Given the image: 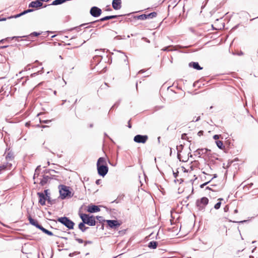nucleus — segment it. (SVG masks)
Returning <instances> with one entry per match:
<instances>
[{"label": "nucleus", "mask_w": 258, "mask_h": 258, "mask_svg": "<svg viewBox=\"0 0 258 258\" xmlns=\"http://www.w3.org/2000/svg\"><path fill=\"white\" fill-rule=\"evenodd\" d=\"M95 52H96V54H99V55H101V53L102 52H104V51L102 50V49H96L95 50Z\"/></svg>", "instance_id": "nucleus-34"}, {"label": "nucleus", "mask_w": 258, "mask_h": 258, "mask_svg": "<svg viewBox=\"0 0 258 258\" xmlns=\"http://www.w3.org/2000/svg\"><path fill=\"white\" fill-rule=\"evenodd\" d=\"M46 201H47V203L50 205H52L54 203V201L51 200L50 198V195L46 197Z\"/></svg>", "instance_id": "nucleus-29"}, {"label": "nucleus", "mask_w": 258, "mask_h": 258, "mask_svg": "<svg viewBox=\"0 0 258 258\" xmlns=\"http://www.w3.org/2000/svg\"><path fill=\"white\" fill-rule=\"evenodd\" d=\"M237 212H238V211H237V209H236V210H234V213H237Z\"/></svg>", "instance_id": "nucleus-60"}, {"label": "nucleus", "mask_w": 258, "mask_h": 258, "mask_svg": "<svg viewBox=\"0 0 258 258\" xmlns=\"http://www.w3.org/2000/svg\"><path fill=\"white\" fill-rule=\"evenodd\" d=\"M106 164L105 159L103 157H100L97 162V168L98 173L99 175L104 177L107 173L108 168Z\"/></svg>", "instance_id": "nucleus-1"}, {"label": "nucleus", "mask_w": 258, "mask_h": 258, "mask_svg": "<svg viewBox=\"0 0 258 258\" xmlns=\"http://www.w3.org/2000/svg\"><path fill=\"white\" fill-rule=\"evenodd\" d=\"M90 13L94 17H98L102 13V10L101 9L97 7H93L91 8Z\"/></svg>", "instance_id": "nucleus-8"}, {"label": "nucleus", "mask_w": 258, "mask_h": 258, "mask_svg": "<svg viewBox=\"0 0 258 258\" xmlns=\"http://www.w3.org/2000/svg\"><path fill=\"white\" fill-rule=\"evenodd\" d=\"M147 16V19H151L154 17H156L157 16V13L153 12H152L148 15H146Z\"/></svg>", "instance_id": "nucleus-27"}, {"label": "nucleus", "mask_w": 258, "mask_h": 258, "mask_svg": "<svg viewBox=\"0 0 258 258\" xmlns=\"http://www.w3.org/2000/svg\"><path fill=\"white\" fill-rule=\"evenodd\" d=\"M80 253V252H78V251H75L74 252H72V253H70L69 254V256L72 257V256H73L75 255H77V254H78Z\"/></svg>", "instance_id": "nucleus-36"}, {"label": "nucleus", "mask_w": 258, "mask_h": 258, "mask_svg": "<svg viewBox=\"0 0 258 258\" xmlns=\"http://www.w3.org/2000/svg\"><path fill=\"white\" fill-rule=\"evenodd\" d=\"M30 66V64H28L26 67V70H29L30 68H29V67Z\"/></svg>", "instance_id": "nucleus-56"}, {"label": "nucleus", "mask_w": 258, "mask_h": 258, "mask_svg": "<svg viewBox=\"0 0 258 258\" xmlns=\"http://www.w3.org/2000/svg\"><path fill=\"white\" fill-rule=\"evenodd\" d=\"M216 145L217 147L220 149H223L224 148L223 142L221 141H216Z\"/></svg>", "instance_id": "nucleus-28"}, {"label": "nucleus", "mask_w": 258, "mask_h": 258, "mask_svg": "<svg viewBox=\"0 0 258 258\" xmlns=\"http://www.w3.org/2000/svg\"><path fill=\"white\" fill-rule=\"evenodd\" d=\"M39 229L41 230L43 232H44V233H45L49 236H52L53 235L52 232L46 229L45 228L43 227L42 226H41V227L39 228Z\"/></svg>", "instance_id": "nucleus-22"}, {"label": "nucleus", "mask_w": 258, "mask_h": 258, "mask_svg": "<svg viewBox=\"0 0 258 258\" xmlns=\"http://www.w3.org/2000/svg\"><path fill=\"white\" fill-rule=\"evenodd\" d=\"M123 54H124V56H123V57H124V59H123L124 61L125 62L126 65H128V62L127 56L125 54H124V53H123Z\"/></svg>", "instance_id": "nucleus-35"}, {"label": "nucleus", "mask_w": 258, "mask_h": 258, "mask_svg": "<svg viewBox=\"0 0 258 258\" xmlns=\"http://www.w3.org/2000/svg\"><path fill=\"white\" fill-rule=\"evenodd\" d=\"M148 139L147 135H137L134 137V141L137 143L145 144Z\"/></svg>", "instance_id": "nucleus-5"}, {"label": "nucleus", "mask_w": 258, "mask_h": 258, "mask_svg": "<svg viewBox=\"0 0 258 258\" xmlns=\"http://www.w3.org/2000/svg\"><path fill=\"white\" fill-rule=\"evenodd\" d=\"M60 197L61 199H64L67 198H71L72 193L69 190V187L64 185H60L59 187Z\"/></svg>", "instance_id": "nucleus-3"}, {"label": "nucleus", "mask_w": 258, "mask_h": 258, "mask_svg": "<svg viewBox=\"0 0 258 258\" xmlns=\"http://www.w3.org/2000/svg\"><path fill=\"white\" fill-rule=\"evenodd\" d=\"M189 66L190 67H192L195 69L197 70H201L202 69V68L200 67L199 63L197 62H191L189 63Z\"/></svg>", "instance_id": "nucleus-17"}, {"label": "nucleus", "mask_w": 258, "mask_h": 258, "mask_svg": "<svg viewBox=\"0 0 258 258\" xmlns=\"http://www.w3.org/2000/svg\"><path fill=\"white\" fill-rule=\"evenodd\" d=\"M206 149H199L196 151V153L197 155H199V156L202 155L203 154H205L207 152Z\"/></svg>", "instance_id": "nucleus-23"}, {"label": "nucleus", "mask_w": 258, "mask_h": 258, "mask_svg": "<svg viewBox=\"0 0 258 258\" xmlns=\"http://www.w3.org/2000/svg\"><path fill=\"white\" fill-rule=\"evenodd\" d=\"M178 172L177 171V172H173V175H174V177L175 178H176L177 176H178Z\"/></svg>", "instance_id": "nucleus-48"}, {"label": "nucleus", "mask_w": 258, "mask_h": 258, "mask_svg": "<svg viewBox=\"0 0 258 258\" xmlns=\"http://www.w3.org/2000/svg\"><path fill=\"white\" fill-rule=\"evenodd\" d=\"M66 2L65 0H54L52 2L51 5H58L62 4V3Z\"/></svg>", "instance_id": "nucleus-25"}, {"label": "nucleus", "mask_w": 258, "mask_h": 258, "mask_svg": "<svg viewBox=\"0 0 258 258\" xmlns=\"http://www.w3.org/2000/svg\"><path fill=\"white\" fill-rule=\"evenodd\" d=\"M206 189H209V190H212V191H215V190L213 189L212 188H211V187H209V186L207 187H206Z\"/></svg>", "instance_id": "nucleus-51"}, {"label": "nucleus", "mask_w": 258, "mask_h": 258, "mask_svg": "<svg viewBox=\"0 0 258 258\" xmlns=\"http://www.w3.org/2000/svg\"><path fill=\"white\" fill-rule=\"evenodd\" d=\"M228 210V207L227 206H226L224 208L225 212H226Z\"/></svg>", "instance_id": "nucleus-52"}, {"label": "nucleus", "mask_w": 258, "mask_h": 258, "mask_svg": "<svg viewBox=\"0 0 258 258\" xmlns=\"http://www.w3.org/2000/svg\"><path fill=\"white\" fill-rule=\"evenodd\" d=\"M203 131H199L198 133V135L199 136H201L203 135Z\"/></svg>", "instance_id": "nucleus-46"}, {"label": "nucleus", "mask_w": 258, "mask_h": 258, "mask_svg": "<svg viewBox=\"0 0 258 258\" xmlns=\"http://www.w3.org/2000/svg\"><path fill=\"white\" fill-rule=\"evenodd\" d=\"M41 2H48L49 0H40Z\"/></svg>", "instance_id": "nucleus-58"}, {"label": "nucleus", "mask_w": 258, "mask_h": 258, "mask_svg": "<svg viewBox=\"0 0 258 258\" xmlns=\"http://www.w3.org/2000/svg\"><path fill=\"white\" fill-rule=\"evenodd\" d=\"M102 58V55L99 54H95V55L93 57V60L94 61H96L97 64L101 61Z\"/></svg>", "instance_id": "nucleus-20"}, {"label": "nucleus", "mask_w": 258, "mask_h": 258, "mask_svg": "<svg viewBox=\"0 0 258 258\" xmlns=\"http://www.w3.org/2000/svg\"><path fill=\"white\" fill-rule=\"evenodd\" d=\"M182 147L183 146L181 145L179 147L178 146L177 147V150L178 153L180 151V150H179V148H182Z\"/></svg>", "instance_id": "nucleus-49"}, {"label": "nucleus", "mask_w": 258, "mask_h": 258, "mask_svg": "<svg viewBox=\"0 0 258 258\" xmlns=\"http://www.w3.org/2000/svg\"><path fill=\"white\" fill-rule=\"evenodd\" d=\"M209 200L207 198L203 197L197 201L196 204L200 210L205 208V207L208 204Z\"/></svg>", "instance_id": "nucleus-6"}, {"label": "nucleus", "mask_w": 258, "mask_h": 258, "mask_svg": "<svg viewBox=\"0 0 258 258\" xmlns=\"http://www.w3.org/2000/svg\"><path fill=\"white\" fill-rule=\"evenodd\" d=\"M6 19H7L5 18H3V19H0V21H5V20H6Z\"/></svg>", "instance_id": "nucleus-57"}, {"label": "nucleus", "mask_w": 258, "mask_h": 258, "mask_svg": "<svg viewBox=\"0 0 258 258\" xmlns=\"http://www.w3.org/2000/svg\"><path fill=\"white\" fill-rule=\"evenodd\" d=\"M185 136H186V134H182V137H181L182 139H184V138H185Z\"/></svg>", "instance_id": "nucleus-53"}, {"label": "nucleus", "mask_w": 258, "mask_h": 258, "mask_svg": "<svg viewBox=\"0 0 258 258\" xmlns=\"http://www.w3.org/2000/svg\"><path fill=\"white\" fill-rule=\"evenodd\" d=\"M119 104V101L116 102L111 108L110 110L112 109L114 106H117Z\"/></svg>", "instance_id": "nucleus-41"}, {"label": "nucleus", "mask_w": 258, "mask_h": 258, "mask_svg": "<svg viewBox=\"0 0 258 258\" xmlns=\"http://www.w3.org/2000/svg\"><path fill=\"white\" fill-rule=\"evenodd\" d=\"M220 135H215L213 136V139L215 140H218L219 139Z\"/></svg>", "instance_id": "nucleus-40"}, {"label": "nucleus", "mask_w": 258, "mask_h": 258, "mask_svg": "<svg viewBox=\"0 0 258 258\" xmlns=\"http://www.w3.org/2000/svg\"><path fill=\"white\" fill-rule=\"evenodd\" d=\"M100 208L96 205H90L88 207V212L93 213L100 211Z\"/></svg>", "instance_id": "nucleus-14"}, {"label": "nucleus", "mask_w": 258, "mask_h": 258, "mask_svg": "<svg viewBox=\"0 0 258 258\" xmlns=\"http://www.w3.org/2000/svg\"><path fill=\"white\" fill-rule=\"evenodd\" d=\"M210 182V180H209V181L207 182H205L202 184H201L200 185V187L201 188H203L205 185H206L208 183H209V182Z\"/></svg>", "instance_id": "nucleus-39"}, {"label": "nucleus", "mask_w": 258, "mask_h": 258, "mask_svg": "<svg viewBox=\"0 0 258 258\" xmlns=\"http://www.w3.org/2000/svg\"><path fill=\"white\" fill-rule=\"evenodd\" d=\"M119 16H119V15H112V16H105V17H104L103 18H101L99 20H98L97 21L92 22L91 23V24H93V23H95L96 22H99V21H106V20H108L116 18H117V17H118Z\"/></svg>", "instance_id": "nucleus-13"}, {"label": "nucleus", "mask_w": 258, "mask_h": 258, "mask_svg": "<svg viewBox=\"0 0 258 258\" xmlns=\"http://www.w3.org/2000/svg\"><path fill=\"white\" fill-rule=\"evenodd\" d=\"M148 246L149 248L155 249L157 246V242L156 241H152L149 243Z\"/></svg>", "instance_id": "nucleus-24"}, {"label": "nucleus", "mask_w": 258, "mask_h": 258, "mask_svg": "<svg viewBox=\"0 0 258 258\" xmlns=\"http://www.w3.org/2000/svg\"><path fill=\"white\" fill-rule=\"evenodd\" d=\"M39 172H36L35 171V173H34V176H33V178H34V179H35V178L36 177H38V175H39Z\"/></svg>", "instance_id": "nucleus-45"}, {"label": "nucleus", "mask_w": 258, "mask_h": 258, "mask_svg": "<svg viewBox=\"0 0 258 258\" xmlns=\"http://www.w3.org/2000/svg\"><path fill=\"white\" fill-rule=\"evenodd\" d=\"M101 179H97V180H96V181L95 182L96 184L97 185L100 184L101 183Z\"/></svg>", "instance_id": "nucleus-44"}, {"label": "nucleus", "mask_w": 258, "mask_h": 258, "mask_svg": "<svg viewBox=\"0 0 258 258\" xmlns=\"http://www.w3.org/2000/svg\"><path fill=\"white\" fill-rule=\"evenodd\" d=\"M8 47V46H1L0 47V48L3 49V48H7Z\"/></svg>", "instance_id": "nucleus-55"}, {"label": "nucleus", "mask_w": 258, "mask_h": 258, "mask_svg": "<svg viewBox=\"0 0 258 258\" xmlns=\"http://www.w3.org/2000/svg\"><path fill=\"white\" fill-rule=\"evenodd\" d=\"M43 4L40 1H32L31 2L29 5V8H39L42 6Z\"/></svg>", "instance_id": "nucleus-12"}, {"label": "nucleus", "mask_w": 258, "mask_h": 258, "mask_svg": "<svg viewBox=\"0 0 258 258\" xmlns=\"http://www.w3.org/2000/svg\"><path fill=\"white\" fill-rule=\"evenodd\" d=\"M80 218L82 219V221L85 223L89 226H95L96 224L95 218L93 216H90L88 214H79Z\"/></svg>", "instance_id": "nucleus-2"}, {"label": "nucleus", "mask_w": 258, "mask_h": 258, "mask_svg": "<svg viewBox=\"0 0 258 258\" xmlns=\"http://www.w3.org/2000/svg\"><path fill=\"white\" fill-rule=\"evenodd\" d=\"M112 8L115 10H118L121 8V0H113L112 3Z\"/></svg>", "instance_id": "nucleus-11"}, {"label": "nucleus", "mask_w": 258, "mask_h": 258, "mask_svg": "<svg viewBox=\"0 0 258 258\" xmlns=\"http://www.w3.org/2000/svg\"><path fill=\"white\" fill-rule=\"evenodd\" d=\"M143 72H144L143 70H141V71H140L139 72V73H143Z\"/></svg>", "instance_id": "nucleus-59"}, {"label": "nucleus", "mask_w": 258, "mask_h": 258, "mask_svg": "<svg viewBox=\"0 0 258 258\" xmlns=\"http://www.w3.org/2000/svg\"><path fill=\"white\" fill-rule=\"evenodd\" d=\"M105 221L107 223V225L109 228L114 229L118 228L121 225V223H119L117 220H106Z\"/></svg>", "instance_id": "nucleus-7"}, {"label": "nucleus", "mask_w": 258, "mask_h": 258, "mask_svg": "<svg viewBox=\"0 0 258 258\" xmlns=\"http://www.w3.org/2000/svg\"><path fill=\"white\" fill-rule=\"evenodd\" d=\"M33 11V10L32 9H28L27 10H25V11H24L23 12L19 14H17V15H14V16H11V17H9L8 18V19H12V18H19L26 14H27L29 12H31Z\"/></svg>", "instance_id": "nucleus-16"}, {"label": "nucleus", "mask_w": 258, "mask_h": 258, "mask_svg": "<svg viewBox=\"0 0 258 258\" xmlns=\"http://www.w3.org/2000/svg\"><path fill=\"white\" fill-rule=\"evenodd\" d=\"M217 174H215L214 175L213 178H216V177H217Z\"/></svg>", "instance_id": "nucleus-62"}, {"label": "nucleus", "mask_w": 258, "mask_h": 258, "mask_svg": "<svg viewBox=\"0 0 258 258\" xmlns=\"http://www.w3.org/2000/svg\"><path fill=\"white\" fill-rule=\"evenodd\" d=\"M48 126L47 125H42L41 127H43V128H44V127H47Z\"/></svg>", "instance_id": "nucleus-61"}, {"label": "nucleus", "mask_w": 258, "mask_h": 258, "mask_svg": "<svg viewBox=\"0 0 258 258\" xmlns=\"http://www.w3.org/2000/svg\"><path fill=\"white\" fill-rule=\"evenodd\" d=\"M51 120H40V122L41 123H48L50 122H51Z\"/></svg>", "instance_id": "nucleus-37"}, {"label": "nucleus", "mask_w": 258, "mask_h": 258, "mask_svg": "<svg viewBox=\"0 0 258 258\" xmlns=\"http://www.w3.org/2000/svg\"><path fill=\"white\" fill-rule=\"evenodd\" d=\"M135 18L137 19L138 20H146L147 19L146 14H142L141 15L136 16V17H135Z\"/></svg>", "instance_id": "nucleus-26"}, {"label": "nucleus", "mask_w": 258, "mask_h": 258, "mask_svg": "<svg viewBox=\"0 0 258 258\" xmlns=\"http://www.w3.org/2000/svg\"><path fill=\"white\" fill-rule=\"evenodd\" d=\"M28 218L30 223L31 225H33L35 227H36V228L39 229V228L41 227V225L38 223V222L37 220L33 219L30 216H29L28 217Z\"/></svg>", "instance_id": "nucleus-15"}, {"label": "nucleus", "mask_w": 258, "mask_h": 258, "mask_svg": "<svg viewBox=\"0 0 258 258\" xmlns=\"http://www.w3.org/2000/svg\"><path fill=\"white\" fill-rule=\"evenodd\" d=\"M37 196L39 198L38 203L41 206L45 205L46 202V197L43 192H38L37 193Z\"/></svg>", "instance_id": "nucleus-9"}, {"label": "nucleus", "mask_w": 258, "mask_h": 258, "mask_svg": "<svg viewBox=\"0 0 258 258\" xmlns=\"http://www.w3.org/2000/svg\"><path fill=\"white\" fill-rule=\"evenodd\" d=\"M57 221L64 225L69 229H74L75 223L67 217L58 218Z\"/></svg>", "instance_id": "nucleus-4"}, {"label": "nucleus", "mask_w": 258, "mask_h": 258, "mask_svg": "<svg viewBox=\"0 0 258 258\" xmlns=\"http://www.w3.org/2000/svg\"><path fill=\"white\" fill-rule=\"evenodd\" d=\"M50 177L48 175H43V178L40 180V184L43 186L47 183Z\"/></svg>", "instance_id": "nucleus-18"}, {"label": "nucleus", "mask_w": 258, "mask_h": 258, "mask_svg": "<svg viewBox=\"0 0 258 258\" xmlns=\"http://www.w3.org/2000/svg\"><path fill=\"white\" fill-rule=\"evenodd\" d=\"M78 227L79 229L83 232H84L87 229L89 228V227L85 226V223L83 221L79 224Z\"/></svg>", "instance_id": "nucleus-19"}, {"label": "nucleus", "mask_w": 258, "mask_h": 258, "mask_svg": "<svg viewBox=\"0 0 258 258\" xmlns=\"http://www.w3.org/2000/svg\"><path fill=\"white\" fill-rule=\"evenodd\" d=\"M35 75H36V74H35V73H34V74H32V75H31V76H34Z\"/></svg>", "instance_id": "nucleus-64"}, {"label": "nucleus", "mask_w": 258, "mask_h": 258, "mask_svg": "<svg viewBox=\"0 0 258 258\" xmlns=\"http://www.w3.org/2000/svg\"><path fill=\"white\" fill-rule=\"evenodd\" d=\"M85 25H86L85 24H82V25H81L80 26H79L78 27H75L73 29L75 30L77 32H79V31H80L81 30V28L82 27L85 26Z\"/></svg>", "instance_id": "nucleus-32"}, {"label": "nucleus", "mask_w": 258, "mask_h": 258, "mask_svg": "<svg viewBox=\"0 0 258 258\" xmlns=\"http://www.w3.org/2000/svg\"><path fill=\"white\" fill-rule=\"evenodd\" d=\"M40 170V166H37V168H36V169H35V172H39Z\"/></svg>", "instance_id": "nucleus-43"}, {"label": "nucleus", "mask_w": 258, "mask_h": 258, "mask_svg": "<svg viewBox=\"0 0 258 258\" xmlns=\"http://www.w3.org/2000/svg\"><path fill=\"white\" fill-rule=\"evenodd\" d=\"M221 203L220 201V202H218L215 205L214 208L217 210L219 209L221 206Z\"/></svg>", "instance_id": "nucleus-33"}, {"label": "nucleus", "mask_w": 258, "mask_h": 258, "mask_svg": "<svg viewBox=\"0 0 258 258\" xmlns=\"http://www.w3.org/2000/svg\"><path fill=\"white\" fill-rule=\"evenodd\" d=\"M44 194L45 197L48 196L50 195V193L48 192V189H45L44 191Z\"/></svg>", "instance_id": "nucleus-38"}, {"label": "nucleus", "mask_w": 258, "mask_h": 258, "mask_svg": "<svg viewBox=\"0 0 258 258\" xmlns=\"http://www.w3.org/2000/svg\"><path fill=\"white\" fill-rule=\"evenodd\" d=\"M170 47H171V46L165 47L163 48L161 50L163 51H172L173 50L172 49H170Z\"/></svg>", "instance_id": "nucleus-31"}, {"label": "nucleus", "mask_w": 258, "mask_h": 258, "mask_svg": "<svg viewBox=\"0 0 258 258\" xmlns=\"http://www.w3.org/2000/svg\"><path fill=\"white\" fill-rule=\"evenodd\" d=\"M127 126L129 128H131L132 127V125H131V123H130V120H129L128 122V125H127Z\"/></svg>", "instance_id": "nucleus-50"}, {"label": "nucleus", "mask_w": 258, "mask_h": 258, "mask_svg": "<svg viewBox=\"0 0 258 258\" xmlns=\"http://www.w3.org/2000/svg\"><path fill=\"white\" fill-rule=\"evenodd\" d=\"M40 33H38V32H34L32 33H31L29 35H26V36H13L12 37H8L7 38H6V39H17L18 38H21V37H32L33 36H38L39 35H40Z\"/></svg>", "instance_id": "nucleus-10"}, {"label": "nucleus", "mask_w": 258, "mask_h": 258, "mask_svg": "<svg viewBox=\"0 0 258 258\" xmlns=\"http://www.w3.org/2000/svg\"><path fill=\"white\" fill-rule=\"evenodd\" d=\"M14 159L13 154L11 152L8 153L7 155L6 156V159L9 163V161H12Z\"/></svg>", "instance_id": "nucleus-21"}, {"label": "nucleus", "mask_w": 258, "mask_h": 258, "mask_svg": "<svg viewBox=\"0 0 258 258\" xmlns=\"http://www.w3.org/2000/svg\"><path fill=\"white\" fill-rule=\"evenodd\" d=\"M74 238H75V240H76L79 243H84V241L82 239L76 237L75 235L74 236Z\"/></svg>", "instance_id": "nucleus-30"}, {"label": "nucleus", "mask_w": 258, "mask_h": 258, "mask_svg": "<svg viewBox=\"0 0 258 258\" xmlns=\"http://www.w3.org/2000/svg\"><path fill=\"white\" fill-rule=\"evenodd\" d=\"M142 39L144 40L146 42H147L148 43H150V40L149 39H148L147 38L143 37Z\"/></svg>", "instance_id": "nucleus-47"}, {"label": "nucleus", "mask_w": 258, "mask_h": 258, "mask_svg": "<svg viewBox=\"0 0 258 258\" xmlns=\"http://www.w3.org/2000/svg\"><path fill=\"white\" fill-rule=\"evenodd\" d=\"M200 119V116H199V117H197V118L195 120H194V121H199Z\"/></svg>", "instance_id": "nucleus-54"}, {"label": "nucleus", "mask_w": 258, "mask_h": 258, "mask_svg": "<svg viewBox=\"0 0 258 258\" xmlns=\"http://www.w3.org/2000/svg\"><path fill=\"white\" fill-rule=\"evenodd\" d=\"M91 243H92L91 241H89V240L85 241H84V246H86L87 244H91Z\"/></svg>", "instance_id": "nucleus-42"}, {"label": "nucleus", "mask_w": 258, "mask_h": 258, "mask_svg": "<svg viewBox=\"0 0 258 258\" xmlns=\"http://www.w3.org/2000/svg\"><path fill=\"white\" fill-rule=\"evenodd\" d=\"M5 39H2L0 41V43H2Z\"/></svg>", "instance_id": "nucleus-63"}]
</instances>
